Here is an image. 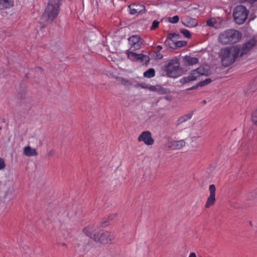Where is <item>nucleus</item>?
Segmentation results:
<instances>
[{"mask_svg":"<svg viewBox=\"0 0 257 257\" xmlns=\"http://www.w3.org/2000/svg\"><path fill=\"white\" fill-rule=\"evenodd\" d=\"M255 44L254 39L250 40L243 46H233L222 48L219 53L222 64L225 67L233 63L238 56H242L247 53L251 47Z\"/></svg>","mask_w":257,"mask_h":257,"instance_id":"1","label":"nucleus"},{"mask_svg":"<svg viewBox=\"0 0 257 257\" xmlns=\"http://www.w3.org/2000/svg\"><path fill=\"white\" fill-rule=\"evenodd\" d=\"M97 225L95 224H90L83 229V232L87 236L94 240V238L96 237Z\"/></svg>","mask_w":257,"mask_h":257,"instance_id":"10","label":"nucleus"},{"mask_svg":"<svg viewBox=\"0 0 257 257\" xmlns=\"http://www.w3.org/2000/svg\"><path fill=\"white\" fill-rule=\"evenodd\" d=\"M179 21V17L178 16H175L173 17L168 18V21L172 24L177 23Z\"/></svg>","mask_w":257,"mask_h":257,"instance_id":"26","label":"nucleus"},{"mask_svg":"<svg viewBox=\"0 0 257 257\" xmlns=\"http://www.w3.org/2000/svg\"><path fill=\"white\" fill-rule=\"evenodd\" d=\"M207 25L209 27H212L214 28H217L218 26V24H217L216 20L214 18H211L206 22Z\"/></svg>","mask_w":257,"mask_h":257,"instance_id":"21","label":"nucleus"},{"mask_svg":"<svg viewBox=\"0 0 257 257\" xmlns=\"http://www.w3.org/2000/svg\"><path fill=\"white\" fill-rule=\"evenodd\" d=\"M131 49L136 50L141 48L143 40L138 35H133L128 39Z\"/></svg>","mask_w":257,"mask_h":257,"instance_id":"7","label":"nucleus"},{"mask_svg":"<svg viewBox=\"0 0 257 257\" xmlns=\"http://www.w3.org/2000/svg\"><path fill=\"white\" fill-rule=\"evenodd\" d=\"M193 112L191 111L188 113H186L183 115L179 117L177 120V123L179 124L180 123H183L188 120L191 119L193 116Z\"/></svg>","mask_w":257,"mask_h":257,"instance_id":"17","label":"nucleus"},{"mask_svg":"<svg viewBox=\"0 0 257 257\" xmlns=\"http://www.w3.org/2000/svg\"><path fill=\"white\" fill-rule=\"evenodd\" d=\"M187 44V42L184 41H179L176 43V47H181L185 46Z\"/></svg>","mask_w":257,"mask_h":257,"instance_id":"30","label":"nucleus"},{"mask_svg":"<svg viewBox=\"0 0 257 257\" xmlns=\"http://www.w3.org/2000/svg\"><path fill=\"white\" fill-rule=\"evenodd\" d=\"M157 49L158 52H159L162 49V47L161 45H158L157 46Z\"/></svg>","mask_w":257,"mask_h":257,"instance_id":"40","label":"nucleus"},{"mask_svg":"<svg viewBox=\"0 0 257 257\" xmlns=\"http://www.w3.org/2000/svg\"><path fill=\"white\" fill-rule=\"evenodd\" d=\"M254 138V132L252 131H250L248 132L247 135V139L249 141H251L253 140Z\"/></svg>","mask_w":257,"mask_h":257,"instance_id":"31","label":"nucleus"},{"mask_svg":"<svg viewBox=\"0 0 257 257\" xmlns=\"http://www.w3.org/2000/svg\"><path fill=\"white\" fill-rule=\"evenodd\" d=\"M14 6L13 0H0V9L5 10Z\"/></svg>","mask_w":257,"mask_h":257,"instance_id":"16","label":"nucleus"},{"mask_svg":"<svg viewBox=\"0 0 257 257\" xmlns=\"http://www.w3.org/2000/svg\"><path fill=\"white\" fill-rule=\"evenodd\" d=\"M126 54L127 58L132 61H147L148 59V56L142 53L138 54L132 51H127Z\"/></svg>","mask_w":257,"mask_h":257,"instance_id":"12","label":"nucleus"},{"mask_svg":"<svg viewBox=\"0 0 257 257\" xmlns=\"http://www.w3.org/2000/svg\"><path fill=\"white\" fill-rule=\"evenodd\" d=\"M5 121H6L5 118H3V122H5Z\"/></svg>","mask_w":257,"mask_h":257,"instance_id":"45","label":"nucleus"},{"mask_svg":"<svg viewBox=\"0 0 257 257\" xmlns=\"http://www.w3.org/2000/svg\"><path fill=\"white\" fill-rule=\"evenodd\" d=\"M24 154L27 156H35L37 155V153L35 149H32L28 146L24 148Z\"/></svg>","mask_w":257,"mask_h":257,"instance_id":"18","label":"nucleus"},{"mask_svg":"<svg viewBox=\"0 0 257 257\" xmlns=\"http://www.w3.org/2000/svg\"><path fill=\"white\" fill-rule=\"evenodd\" d=\"M139 85L143 88L148 89L149 85L145 83L139 84Z\"/></svg>","mask_w":257,"mask_h":257,"instance_id":"34","label":"nucleus"},{"mask_svg":"<svg viewBox=\"0 0 257 257\" xmlns=\"http://www.w3.org/2000/svg\"><path fill=\"white\" fill-rule=\"evenodd\" d=\"M185 142L183 140L180 141H172L169 143L168 147L172 150L180 149L185 146Z\"/></svg>","mask_w":257,"mask_h":257,"instance_id":"14","label":"nucleus"},{"mask_svg":"<svg viewBox=\"0 0 257 257\" xmlns=\"http://www.w3.org/2000/svg\"><path fill=\"white\" fill-rule=\"evenodd\" d=\"M187 63L189 65H193L198 63V59L195 57H189L187 59Z\"/></svg>","mask_w":257,"mask_h":257,"instance_id":"24","label":"nucleus"},{"mask_svg":"<svg viewBox=\"0 0 257 257\" xmlns=\"http://www.w3.org/2000/svg\"><path fill=\"white\" fill-rule=\"evenodd\" d=\"M181 33H182L185 37L187 38H190L191 34L190 32L186 29H182L180 30Z\"/></svg>","mask_w":257,"mask_h":257,"instance_id":"28","label":"nucleus"},{"mask_svg":"<svg viewBox=\"0 0 257 257\" xmlns=\"http://www.w3.org/2000/svg\"><path fill=\"white\" fill-rule=\"evenodd\" d=\"M188 257H197V254L195 252H191L189 253Z\"/></svg>","mask_w":257,"mask_h":257,"instance_id":"37","label":"nucleus"},{"mask_svg":"<svg viewBox=\"0 0 257 257\" xmlns=\"http://www.w3.org/2000/svg\"><path fill=\"white\" fill-rule=\"evenodd\" d=\"M156 58L157 59H161L163 58V55L160 53H156Z\"/></svg>","mask_w":257,"mask_h":257,"instance_id":"38","label":"nucleus"},{"mask_svg":"<svg viewBox=\"0 0 257 257\" xmlns=\"http://www.w3.org/2000/svg\"><path fill=\"white\" fill-rule=\"evenodd\" d=\"M249 224H250V225L252 226V224H251V221L249 222Z\"/></svg>","mask_w":257,"mask_h":257,"instance_id":"46","label":"nucleus"},{"mask_svg":"<svg viewBox=\"0 0 257 257\" xmlns=\"http://www.w3.org/2000/svg\"><path fill=\"white\" fill-rule=\"evenodd\" d=\"M193 81V79H192V77H191L190 75H188L187 77H184L180 79V82L182 84H185Z\"/></svg>","mask_w":257,"mask_h":257,"instance_id":"25","label":"nucleus"},{"mask_svg":"<svg viewBox=\"0 0 257 257\" xmlns=\"http://www.w3.org/2000/svg\"><path fill=\"white\" fill-rule=\"evenodd\" d=\"M114 236L113 233L107 230H101L98 233L94 241L103 245H109L114 242Z\"/></svg>","mask_w":257,"mask_h":257,"instance_id":"3","label":"nucleus"},{"mask_svg":"<svg viewBox=\"0 0 257 257\" xmlns=\"http://www.w3.org/2000/svg\"><path fill=\"white\" fill-rule=\"evenodd\" d=\"M212 82V80L210 78H207L203 81H200L198 84L199 86H203L204 85L209 84Z\"/></svg>","mask_w":257,"mask_h":257,"instance_id":"27","label":"nucleus"},{"mask_svg":"<svg viewBox=\"0 0 257 257\" xmlns=\"http://www.w3.org/2000/svg\"><path fill=\"white\" fill-rule=\"evenodd\" d=\"M2 126H0V131L2 130Z\"/></svg>","mask_w":257,"mask_h":257,"instance_id":"47","label":"nucleus"},{"mask_svg":"<svg viewBox=\"0 0 257 257\" xmlns=\"http://www.w3.org/2000/svg\"><path fill=\"white\" fill-rule=\"evenodd\" d=\"M6 167V164L3 159L0 158V170L4 169Z\"/></svg>","mask_w":257,"mask_h":257,"instance_id":"33","label":"nucleus"},{"mask_svg":"<svg viewBox=\"0 0 257 257\" xmlns=\"http://www.w3.org/2000/svg\"><path fill=\"white\" fill-rule=\"evenodd\" d=\"M247 12L245 7L243 6H236L233 12V17L235 21L238 24H242L246 20Z\"/></svg>","mask_w":257,"mask_h":257,"instance_id":"5","label":"nucleus"},{"mask_svg":"<svg viewBox=\"0 0 257 257\" xmlns=\"http://www.w3.org/2000/svg\"><path fill=\"white\" fill-rule=\"evenodd\" d=\"M9 193V191H7L5 193V196H7L8 195V194Z\"/></svg>","mask_w":257,"mask_h":257,"instance_id":"42","label":"nucleus"},{"mask_svg":"<svg viewBox=\"0 0 257 257\" xmlns=\"http://www.w3.org/2000/svg\"><path fill=\"white\" fill-rule=\"evenodd\" d=\"M182 23L186 27L193 28L197 25L198 22L195 19L187 18L183 22H182Z\"/></svg>","mask_w":257,"mask_h":257,"instance_id":"15","label":"nucleus"},{"mask_svg":"<svg viewBox=\"0 0 257 257\" xmlns=\"http://www.w3.org/2000/svg\"><path fill=\"white\" fill-rule=\"evenodd\" d=\"M37 71H42V69L41 67H37L36 69H35Z\"/></svg>","mask_w":257,"mask_h":257,"instance_id":"41","label":"nucleus"},{"mask_svg":"<svg viewBox=\"0 0 257 257\" xmlns=\"http://www.w3.org/2000/svg\"><path fill=\"white\" fill-rule=\"evenodd\" d=\"M148 89L152 91H157L159 92L160 94L166 93L167 91L159 86H153L149 85Z\"/></svg>","mask_w":257,"mask_h":257,"instance_id":"19","label":"nucleus"},{"mask_svg":"<svg viewBox=\"0 0 257 257\" xmlns=\"http://www.w3.org/2000/svg\"><path fill=\"white\" fill-rule=\"evenodd\" d=\"M241 37V35L238 31L228 30L220 34L218 40L223 44L235 43L240 39Z\"/></svg>","mask_w":257,"mask_h":257,"instance_id":"2","label":"nucleus"},{"mask_svg":"<svg viewBox=\"0 0 257 257\" xmlns=\"http://www.w3.org/2000/svg\"><path fill=\"white\" fill-rule=\"evenodd\" d=\"M201 135L202 133L201 131L196 132L195 130L192 129V131L190 133L189 137L191 139L194 140L200 138L201 136Z\"/></svg>","mask_w":257,"mask_h":257,"instance_id":"20","label":"nucleus"},{"mask_svg":"<svg viewBox=\"0 0 257 257\" xmlns=\"http://www.w3.org/2000/svg\"><path fill=\"white\" fill-rule=\"evenodd\" d=\"M165 99L168 100V101H171L172 99V97L171 95L169 96H166L164 97Z\"/></svg>","mask_w":257,"mask_h":257,"instance_id":"39","label":"nucleus"},{"mask_svg":"<svg viewBox=\"0 0 257 257\" xmlns=\"http://www.w3.org/2000/svg\"><path fill=\"white\" fill-rule=\"evenodd\" d=\"M60 5L59 0H51V4H49V21H53L58 16Z\"/></svg>","mask_w":257,"mask_h":257,"instance_id":"6","label":"nucleus"},{"mask_svg":"<svg viewBox=\"0 0 257 257\" xmlns=\"http://www.w3.org/2000/svg\"><path fill=\"white\" fill-rule=\"evenodd\" d=\"M48 5L47 6L45 10V11L42 15L41 18L42 22H46L47 23L48 22Z\"/></svg>","mask_w":257,"mask_h":257,"instance_id":"23","label":"nucleus"},{"mask_svg":"<svg viewBox=\"0 0 257 257\" xmlns=\"http://www.w3.org/2000/svg\"><path fill=\"white\" fill-rule=\"evenodd\" d=\"M155 70L153 68H150L144 73V76L147 78H152L155 76Z\"/></svg>","mask_w":257,"mask_h":257,"instance_id":"22","label":"nucleus"},{"mask_svg":"<svg viewBox=\"0 0 257 257\" xmlns=\"http://www.w3.org/2000/svg\"><path fill=\"white\" fill-rule=\"evenodd\" d=\"M167 74L170 77L176 78L180 75L179 62L177 58L170 61L166 68Z\"/></svg>","mask_w":257,"mask_h":257,"instance_id":"4","label":"nucleus"},{"mask_svg":"<svg viewBox=\"0 0 257 257\" xmlns=\"http://www.w3.org/2000/svg\"><path fill=\"white\" fill-rule=\"evenodd\" d=\"M209 196L207 198L206 202L205 204V207L206 208H209L210 206L214 205L215 203L216 198V187L214 184H211L209 186Z\"/></svg>","mask_w":257,"mask_h":257,"instance_id":"9","label":"nucleus"},{"mask_svg":"<svg viewBox=\"0 0 257 257\" xmlns=\"http://www.w3.org/2000/svg\"><path fill=\"white\" fill-rule=\"evenodd\" d=\"M207 74V70L203 67H200L192 71L189 75L192 77V79H193V81H194L200 76L206 75Z\"/></svg>","mask_w":257,"mask_h":257,"instance_id":"13","label":"nucleus"},{"mask_svg":"<svg viewBox=\"0 0 257 257\" xmlns=\"http://www.w3.org/2000/svg\"><path fill=\"white\" fill-rule=\"evenodd\" d=\"M251 121L253 123L257 125V109L252 114Z\"/></svg>","mask_w":257,"mask_h":257,"instance_id":"29","label":"nucleus"},{"mask_svg":"<svg viewBox=\"0 0 257 257\" xmlns=\"http://www.w3.org/2000/svg\"><path fill=\"white\" fill-rule=\"evenodd\" d=\"M25 77L26 78H27L28 77V73H27V74L25 75Z\"/></svg>","mask_w":257,"mask_h":257,"instance_id":"44","label":"nucleus"},{"mask_svg":"<svg viewBox=\"0 0 257 257\" xmlns=\"http://www.w3.org/2000/svg\"><path fill=\"white\" fill-rule=\"evenodd\" d=\"M195 88H196V87L193 86V87H191V88H189V89H195Z\"/></svg>","mask_w":257,"mask_h":257,"instance_id":"43","label":"nucleus"},{"mask_svg":"<svg viewBox=\"0 0 257 257\" xmlns=\"http://www.w3.org/2000/svg\"><path fill=\"white\" fill-rule=\"evenodd\" d=\"M256 1H257V0H239V2L241 3H244V2H248L249 3H254Z\"/></svg>","mask_w":257,"mask_h":257,"instance_id":"36","label":"nucleus"},{"mask_svg":"<svg viewBox=\"0 0 257 257\" xmlns=\"http://www.w3.org/2000/svg\"><path fill=\"white\" fill-rule=\"evenodd\" d=\"M129 12L131 15H138L144 13L146 11L145 7L140 4H133L128 6Z\"/></svg>","mask_w":257,"mask_h":257,"instance_id":"11","label":"nucleus"},{"mask_svg":"<svg viewBox=\"0 0 257 257\" xmlns=\"http://www.w3.org/2000/svg\"><path fill=\"white\" fill-rule=\"evenodd\" d=\"M159 24V22H158V21H156V20L154 21L152 23L151 29L154 30V29H156L158 27Z\"/></svg>","mask_w":257,"mask_h":257,"instance_id":"32","label":"nucleus"},{"mask_svg":"<svg viewBox=\"0 0 257 257\" xmlns=\"http://www.w3.org/2000/svg\"><path fill=\"white\" fill-rule=\"evenodd\" d=\"M138 140L140 142H143L147 146H151L154 143V140L152 138V134L148 131L143 132L139 136Z\"/></svg>","mask_w":257,"mask_h":257,"instance_id":"8","label":"nucleus"},{"mask_svg":"<svg viewBox=\"0 0 257 257\" xmlns=\"http://www.w3.org/2000/svg\"><path fill=\"white\" fill-rule=\"evenodd\" d=\"M177 36L176 34H169L167 36V40H172L173 38Z\"/></svg>","mask_w":257,"mask_h":257,"instance_id":"35","label":"nucleus"}]
</instances>
